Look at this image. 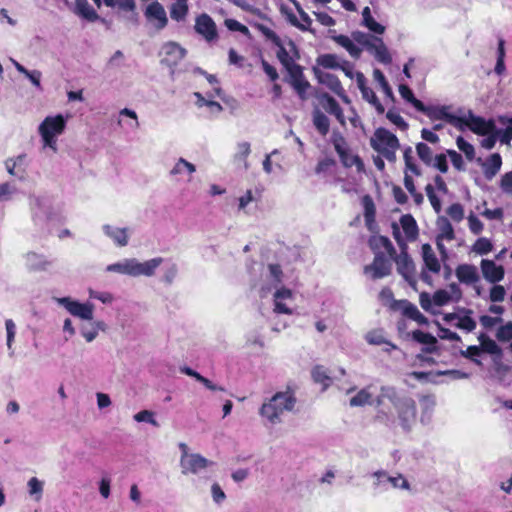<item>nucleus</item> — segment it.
Wrapping results in <instances>:
<instances>
[{"label": "nucleus", "instance_id": "nucleus-20", "mask_svg": "<svg viewBox=\"0 0 512 512\" xmlns=\"http://www.w3.org/2000/svg\"><path fill=\"white\" fill-rule=\"evenodd\" d=\"M362 205L364 208V220L368 230L373 231L376 227V207L370 195L362 197Z\"/></svg>", "mask_w": 512, "mask_h": 512}, {"label": "nucleus", "instance_id": "nucleus-2", "mask_svg": "<svg viewBox=\"0 0 512 512\" xmlns=\"http://www.w3.org/2000/svg\"><path fill=\"white\" fill-rule=\"evenodd\" d=\"M368 245L374 253L371 264L364 266L363 272L372 280L385 278L392 273V256L395 255V247L387 236L373 235L368 240Z\"/></svg>", "mask_w": 512, "mask_h": 512}, {"label": "nucleus", "instance_id": "nucleus-27", "mask_svg": "<svg viewBox=\"0 0 512 512\" xmlns=\"http://www.w3.org/2000/svg\"><path fill=\"white\" fill-rule=\"evenodd\" d=\"M312 379L315 383H319L323 386V389H327L331 383L332 378L329 375L327 369L322 365H316L311 371Z\"/></svg>", "mask_w": 512, "mask_h": 512}, {"label": "nucleus", "instance_id": "nucleus-59", "mask_svg": "<svg viewBox=\"0 0 512 512\" xmlns=\"http://www.w3.org/2000/svg\"><path fill=\"white\" fill-rule=\"evenodd\" d=\"M506 290L502 285H494L490 290V300L492 302H502L505 298Z\"/></svg>", "mask_w": 512, "mask_h": 512}, {"label": "nucleus", "instance_id": "nucleus-8", "mask_svg": "<svg viewBox=\"0 0 512 512\" xmlns=\"http://www.w3.org/2000/svg\"><path fill=\"white\" fill-rule=\"evenodd\" d=\"M195 32L207 43L212 44L219 40V32L214 19L203 12L195 17Z\"/></svg>", "mask_w": 512, "mask_h": 512}, {"label": "nucleus", "instance_id": "nucleus-63", "mask_svg": "<svg viewBox=\"0 0 512 512\" xmlns=\"http://www.w3.org/2000/svg\"><path fill=\"white\" fill-rule=\"evenodd\" d=\"M261 65L265 74L269 77L272 82H276L279 78L277 69L268 63L265 59L261 60Z\"/></svg>", "mask_w": 512, "mask_h": 512}, {"label": "nucleus", "instance_id": "nucleus-13", "mask_svg": "<svg viewBox=\"0 0 512 512\" xmlns=\"http://www.w3.org/2000/svg\"><path fill=\"white\" fill-rule=\"evenodd\" d=\"M67 311L73 316L79 317L83 320H91L93 318V305L90 303H80L72 300L69 297L59 299Z\"/></svg>", "mask_w": 512, "mask_h": 512}, {"label": "nucleus", "instance_id": "nucleus-19", "mask_svg": "<svg viewBox=\"0 0 512 512\" xmlns=\"http://www.w3.org/2000/svg\"><path fill=\"white\" fill-rule=\"evenodd\" d=\"M113 7H117L121 12L128 13L127 21L132 25H138L139 13L137 12L135 0H113Z\"/></svg>", "mask_w": 512, "mask_h": 512}, {"label": "nucleus", "instance_id": "nucleus-9", "mask_svg": "<svg viewBox=\"0 0 512 512\" xmlns=\"http://www.w3.org/2000/svg\"><path fill=\"white\" fill-rule=\"evenodd\" d=\"M421 254L424 267L420 276L423 282L431 284V276L425 270L433 274H438L441 271V264L429 243L422 245Z\"/></svg>", "mask_w": 512, "mask_h": 512}, {"label": "nucleus", "instance_id": "nucleus-26", "mask_svg": "<svg viewBox=\"0 0 512 512\" xmlns=\"http://www.w3.org/2000/svg\"><path fill=\"white\" fill-rule=\"evenodd\" d=\"M170 5V17L177 21H184L188 15V0H172Z\"/></svg>", "mask_w": 512, "mask_h": 512}, {"label": "nucleus", "instance_id": "nucleus-52", "mask_svg": "<svg viewBox=\"0 0 512 512\" xmlns=\"http://www.w3.org/2000/svg\"><path fill=\"white\" fill-rule=\"evenodd\" d=\"M448 216L455 222H460L464 218V209L460 203H453L447 209Z\"/></svg>", "mask_w": 512, "mask_h": 512}, {"label": "nucleus", "instance_id": "nucleus-22", "mask_svg": "<svg viewBox=\"0 0 512 512\" xmlns=\"http://www.w3.org/2000/svg\"><path fill=\"white\" fill-rule=\"evenodd\" d=\"M412 338L418 343L427 345L426 347L422 348V352L434 353L437 351L435 346L437 339L432 334L417 329L412 332Z\"/></svg>", "mask_w": 512, "mask_h": 512}, {"label": "nucleus", "instance_id": "nucleus-11", "mask_svg": "<svg viewBox=\"0 0 512 512\" xmlns=\"http://www.w3.org/2000/svg\"><path fill=\"white\" fill-rule=\"evenodd\" d=\"M214 462L208 460L198 453H191L190 456L180 458V467L183 474H197L201 470L213 465Z\"/></svg>", "mask_w": 512, "mask_h": 512}, {"label": "nucleus", "instance_id": "nucleus-38", "mask_svg": "<svg viewBox=\"0 0 512 512\" xmlns=\"http://www.w3.org/2000/svg\"><path fill=\"white\" fill-rule=\"evenodd\" d=\"M362 98L375 108L377 114H384L385 108L378 99V97L376 96L372 88H370L369 90H365V93L362 95Z\"/></svg>", "mask_w": 512, "mask_h": 512}, {"label": "nucleus", "instance_id": "nucleus-15", "mask_svg": "<svg viewBox=\"0 0 512 512\" xmlns=\"http://www.w3.org/2000/svg\"><path fill=\"white\" fill-rule=\"evenodd\" d=\"M480 268L483 277L490 283H498L505 276V269L502 265H497L493 260L482 259Z\"/></svg>", "mask_w": 512, "mask_h": 512}, {"label": "nucleus", "instance_id": "nucleus-42", "mask_svg": "<svg viewBox=\"0 0 512 512\" xmlns=\"http://www.w3.org/2000/svg\"><path fill=\"white\" fill-rule=\"evenodd\" d=\"M472 249L476 254L486 255L492 251L493 245L489 239L481 237L475 241Z\"/></svg>", "mask_w": 512, "mask_h": 512}, {"label": "nucleus", "instance_id": "nucleus-12", "mask_svg": "<svg viewBox=\"0 0 512 512\" xmlns=\"http://www.w3.org/2000/svg\"><path fill=\"white\" fill-rule=\"evenodd\" d=\"M320 106L330 115L334 116L342 127L346 126L343 109L337 100L329 93L323 92L317 95Z\"/></svg>", "mask_w": 512, "mask_h": 512}, {"label": "nucleus", "instance_id": "nucleus-31", "mask_svg": "<svg viewBox=\"0 0 512 512\" xmlns=\"http://www.w3.org/2000/svg\"><path fill=\"white\" fill-rule=\"evenodd\" d=\"M363 23L372 32L377 34H383L385 27L378 23L371 15L369 7H365L362 11Z\"/></svg>", "mask_w": 512, "mask_h": 512}, {"label": "nucleus", "instance_id": "nucleus-1", "mask_svg": "<svg viewBox=\"0 0 512 512\" xmlns=\"http://www.w3.org/2000/svg\"><path fill=\"white\" fill-rule=\"evenodd\" d=\"M250 25L278 48L276 52L277 59L287 72L284 81L292 87L301 101H307L311 84L304 74V67L296 62L300 59V52L295 42L291 39L288 41V51L281 38L270 27L259 22H250Z\"/></svg>", "mask_w": 512, "mask_h": 512}, {"label": "nucleus", "instance_id": "nucleus-23", "mask_svg": "<svg viewBox=\"0 0 512 512\" xmlns=\"http://www.w3.org/2000/svg\"><path fill=\"white\" fill-rule=\"evenodd\" d=\"M312 122L316 131L322 137H325L329 133L330 120L319 108H315L312 111Z\"/></svg>", "mask_w": 512, "mask_h": 512}, {"label": "nucleus", "instance_id": "nucleus-50", "mask_svg": "<svg viewBox=\"0 0 512 512\" xmlns=\"http://www.w3.org/2000/svg\"><path fill=\"white\" fill-rule=\"evenodd\" d=\"M461 356L471 360L477 365H482V362L477 359V357L481 354V348L476 345L468 346L466 350L460 351Z\"/></svg>", "mask_w": 512, "mask_h": 512}, {"label": "nucleus", "instance_id": "nucleus-24", "mask_svg": "<svg viewBox=\"0 0 512 512\" xmlns=\"http://www.w3.org/2000/svg\"><path fill=\"white\" fill-rule=\"evenodd\" d=\"M74 12L80 17L88 20L89 22H95L100 19L98 13L90 6L88 0H75Z\"/></svg>", "mask_w": 512, "mask_h": 512}, {"label": "nucleus", "instance_id": "nucleus-51", "mask_svg": "<svg viewBox=\"0 0 512 512\" xmlns=\"http://www.w3.org/2000/svg\"><path fill=\"white\" fill-rule=\"evenodd\" d=\"M184 170H187L189 174H192L195 172L196 168L195 165L186 161L184 158H180L178 162L175 164L173 169L171 170L172 175L180 174Z\"/></svg>", "mask_w": 512, "mask_h": 512}, {"label": "nucleus", "instance_id": "nucleus-35", "mask_svg": "<svg viewBox=\"0 0 512 512\" xmlns=\"http://www.w3.org/2000/svg\"><path fill=\"white\" fill-rule=\"evenodd\" d=\"M439 230L440 232L436 238L447 241H452L455 239V232L453 226L447 218L441 219L439 223Z\"/></svg>", "mask_w": 512, "mask_h": 512}, {"label": "nucleus", "instance_id": "nucleus-25", "mask_svg": "<svg viewBox=\"0 0 512 512\" xmlns=\"http://www.w3.org/2000/svg\"><path fill=\"white\" fill-rule=\"evenodd\" d=\"M400 224L408 240L414 241L419 234L417 222L410 214H405L400 218Z\"/></svg>", "mask_w": 512, "mask_h": 512}, {"label": "nucleus", "instance_id": "nucleus-6", "mask_svg": "<svg viewBox=\"0 0 512 512\" xmlns=\"http://www.w3.org/2000/svg\"><path fill=\"white\" fill-rule=\"evenodd\" d=\"M450 106L446 105H430L427 106L422 103L419 112L425 114L430 120H444L456 128H462L465 119L450 113Z\"/></svg>", "mask_w": 512, "mask_h": 512}, {"label": "nucleus", "instance_id": "nucleus-21", "mask_svg": "<svg viewBox=\"0 0 512 512\" xmlns=\"http://www.w3.org/2000/svg\"><path fill=\"white\" fill-rule=\"evenodd\" d=\"M502 166V157L499 153H493L482 163L483 173L487 180L493 179L500 171Z\"/></svg>", "mask_w": 512, "mask_h": 512}, {"label": "nucleus", "instance_id": "nucleus-36", "mask_svg": "<svg viewBox=\"0 0 512 512\" xmlns=\"http://www.w3.org/2000/svg\"><path fill=\"white\" fill-rule=\"evenodd\" d=\"M399 93L401 97L408 103H410L417 111L419 110L420 107H422L423 102L414 96L413 91L410 89L408 85L400 84Z\"/></svg>", "mask_w": 512, "mask_h": 512}, {"label": "nucleus", "instance_id": "nucleus-49", "mask_svg": "<svg viewBox=\"0 0 512 512\" xmlns=\"http://www.w3.org/2000/svg\"><path fill=\"white\" fill-rule=\"evenodd\" d=\"M386 118L393 123L395 126H397L401 130H407L408 129V123L403 119V117L393 109H389L386 113Z\"/></svg>", "mask_w": 512, "mask_h": 512}, {"label": "nucleus", "instance_id": "nucleus-61", "mask_svg": "<svg viewBox=\"0 0 512 512\" xmlns=\"http://www.w3.org/2000/svg\"><path fill=\"white\" fill-rule=\"evenodd\" d=\"M451 297L446 290H437L433 295V302L436 306H444L450 301Z\"/></svg>", "mask_w": 512, "mask_h": 512}, {"label": "nucleus", "instance_id": "nucleus-28", "mask_svg": "<svg viewBox=\"0 0 512 512\" xmlns=\"http://www.w3.org/2000/svg\"><path fill=\"white\" fill-rule=\"evenodd\" d=\"M342 165L346 168H351L353 166L356 167L358 172L364 170V162L358 155H353L350 153L349 149L344 151L342 156H339Z\"/></svg>", "mask_w": 512, "mask_h": 512}, {"label": "nucleus", "instance_id": "nucleus-17", "mask_svg": "<svg viewBox=\"0 0 512 512\" xmlns=\"http://www.w3.org/2000/svg\"><path fill=\"white\" fill-rule=\"evenodd\" d=\"M455 274L459 282L472 285L480 280L477 268L471 264H460L456 267Z\"/></svg>", "mask_w": 512, "mask_h": 512}, {"label": "nucleus", "instance_id": "nucleus-37", "mask_svg": "<svg viewBox=\"0 0 512 512\" xmlns=\"http://www.w3.org/2000/svg\"><path fill=\"white\" fill-rule=\"evenodd\" d=\"M331 142L338 156H342L343 152L349 149L345 137L339 131H333Z\"/></svg>", "mask_w": 512, "mask_h": 512}, {"label": "nucleus", "instance_id": "nucleus-41", "mask_svg": "<svg viewBox=\"0 0 512 512\" xmlns=\"http://www.w3.org/2000/svg\"><path fill=\"white\" fill-rule=\"evenodd\" d=\"M224 25L229 31L239 32L248 38L251 37V33H250L248 27L243 25L242 23H240L239 21H237L235 19H232V18L225 19Z\"/></svg>", "mask_w": 512, "mask_h": 512}, {"label": "nucleus", "instance_id": "nucleus-3", "mask_svg": "<svg viewBox=\"0 0 512 512\" xmlns=\"http://www.w3.org/2000/svg\"><path fill=\"white\" fill-rule=\"evenodd\" d=\"M386 401L390 402L395 407L402 428L405 431H409L415 423L417 416L415 400L411 397H399L394 387L383 386L376 398V405L380 407L384 405Z\"/></svg>", "mask_w": 512, "mask_h": 512}, {"label": "nucleus", "instance_id": "nucleus-48", "mask_svg": "<svg viewBox=\"0 0 512 512\" xmlns=\"http://www.w3.org/2000/svg\"><path fill=\"white\" fill-rule=\"evenodd\" d=\"M371 400V394L366 389H361L355 396L350 399V406H364Z\"/></svg>", "mask_w": 512, "mask_h": 512}, {"label": "nucleus", "instance_id": "nucleus-18", "mask_svg": "<svg viewBox=\"0 0 512 512\" xmlns=\"http://www.w3.org/2000/svg\"><path fill=\"white\" fill-rule=\"evenodd\" d=\"M65 129V120L62 115L46 117L39 126V132L47 131L51 135H59Z\"/></svg>", "mask_w": 512, "mask_h": 512}, {"label": "nucleus", "instance_id": "nucleus-33", "mask_svg": "<svg viewBox=\"0 0 512 512\" xmlns=\"http://www.w3.org/2000/svg\"><path fill=\"white\" fill-rule=\"evenodd\" d=\"M334 39L339 45L345 48L352 57L358 58L360 56L361 49L356 46L348 36L338 35Z\"/></svg>", "mask_w": 512, "mask_h": 512}, {"label": "nucleus", "instance_id": "nucleus-47", "mask_svg": "<svg viewBox=\"0 0 512 512\" xmlns=\"http://www.w3.org/2000/svg\"><path fill=\"white\" fill-rule=\"evenodd\" d=\"M403 158H404L405 167L407 170L411 171L413 174H415L417 176L421 175V171H420L419 167L414 162L411 147H407L404 150Z\"/></svg>", "mask_w": 512, "mask_h": 512}, {"label": "nucleus", "instance_id": "nucleus-64", "mask_svg": "<svg viewBox=\"0 0 512 512\" xmlns=\"http://www.w3.org/2000/svg\"><path fill=\"white\" fill-rule=\"evenodd\" d=\"M387 479L394 488H401L407 490L410 488L409 482L403 477L402 474H398L395 477L388 476Z\"/></svg>", "mask_w": 512, "mask_h": 512}, {"label": "nucleus", "instance_id": "nucleus-53", "mask_svg": "<svg viewBox=\"0 0 512 512\" xmlns=\"http://www.w3.org/2000/svg\"><path fill=\"white\" fill-rule=\"evenodd\" d=\"M366 341L371 345H382L387 339L384 337L382 330L369 331L365 336Z\"/></svg>", "mask_w": 512, "mask_h": 512}, {"label": "nucleus", "instance_id": "nucleus-43", "mask_svg": "<svg viewBox=\"0 0 512 512\" xmlns=\"http://www.w3.org/2000/svg\"><path fill=\"white\" fill-rule=\"evenodd\" d=\"M466 312L467 314L472 313L471 310H467ZM455 326L467 332H472L476 328V321L469 315L459 316Z\"/></svg>", "mask_w": 512, "mask_h": 512}, {"label": "nucleus", "instance_id": "nucleus-44", "mask_svg": "<svg viewBox=\"0 0 512 512\" xmlns=\"http://www.w3.org/2000/svg\"><path fill=\"white\" fill-rule=\"evenodd\" d=\"M319 81L321 83L326 84L332 91L338 92L342 89L341 82L337 78V76L330 74V73H324L320 76H318Z\"/></svg>", "mask_w": 512, "mask_h": 512}, {"label": "nucleus", "instance_id": "nucleus-4", "mask_svg": "<svg viewBox=\"0 0 512 512\" xmlns=\"http://www.w3.org/2000/svg\"><path fill=\"white\" fill-rule=\"evenodd\" d=\"M296 403V398L291 391L277 392L259 409V414L271 424L279 423L280 416L285 411H291Z\"/></svg>", "mask_w": 512, "mask_h": 512}, {"label": "nucleus", "instance_id": "nucleus-32", "mask_svg": "<svg viewBox=\"0 0 512 512\" xmlns=\"http://www.w3.org/2000/svg\"><path fill=\"white\" fill-rule=\"evenodd\" d=\"M373 78L378 84L380 85L385 97L392 102L395 101V96L392 91V88L390 87L385 75L380 69H374L373 71Z\"/></svg>", "mask_w": 512, "mask_h": 512}, {"label": "nucleus", "instance_id": "nucleus-60", "mask_svg": "<svg viewBox=\"0 0 512 512\" xmlns=\"http://www.w3.org/2000/svg\"><path fill=\"white\" fill-rule=\"evenodd\" d=\"M433 167L438 169L441 173L448 172V162L446 154L440 153L435 156L434 162L432 163Z\"/></svg>", "mask_w": 512, "mask_h": 512}, {"label": "nucleus", "instance_id": "nucleus-56", "mask_svg": "<svg viewBox=\"0 0 512 512\" xmlns=\"http://www.w3.org/2000/svg\"><path fill=\"white\" fill-rule=\"evenodd\" d=\"M496 337L499 341H509L512 339V322H508L498 328Z\"/></svg>", "mask_w": 512, "mask_h": 512}, {"label": "nucleus", "instance_id": "nucleus-10", "mask_svg": "<svg viewBox=\"0 0 512 512\" xmlns=\"http://www.w3.org/2000/svg\"><path fill=\"white\" fill-rule=\"evenodd\" d=\"M144 16L156 30H162L168 24L164 6L158 1H153L146 6Z\"/></svg>", "mask_w": 512, "mask_h": 512}, {"label": "nucleus", "instance_id": "nucleus-40", "mask_svg": "<svg viewBox=\"0 0 512 512\" xmlns=\"http://www.w3.org/2000/svg\"><path fill=\"white\" fill-rule=\"evenodd\" d=\"M317 64L326 69H337L340 67L338 57L335 54H323L317 58Z\"/></svg>", "mask_w": 512, "mask_h": 512}, {"label": "nucleus", "instance_id": "nucleus-58", "mask_svg": "<svg viewBox=\"0 0 512 512\" xmlns=\"http://www.w3.org/2000/svg\"><path fill=\"white\" fill-rule=\"evenodd\" d=\"M499 186L504 193L512 194V170L501 176Z\"/></svg>", "mask_w": 512, "mask_h": 512}, {"label": "nucleus", "instance_id": "nucleus-39", "mask_svg": "<svg viewBox=\"0 0 512 512\" xmlns=\"http://www.w3.org/2000/svg\"><path fill=\"white\" fill-rule=\"evenodd\" d=\"M416 152H417L418 157L424 164H426L427 166L432 165V162H433L432 150L427 144H425L423 142H419L416 145Z\"/></svg>", "mask_w": 512, "mask_h": 512}, {"label": "nucleus", "instance_id": "nucleus-57", "mask_svg": "<svg viewBox=\"0 0 512 512\" xmlns=\"http://www.w3.org/2000/svg\"><path fill=\"white\" fill-rule=\"evenodd\" d=\"M137 422H148L154 426H159L158 422L154 419L153 412L149 410H142L134 415Z\"/></svg>", "mask_w": 512, "mask_h": 512}, {"label": "nucleus", "instance_id": "nucleus-7", "mask_svg": "<svg viewBox=\"0 0 512 512\" xmlns=\"http://www.w3.org/2000/svg\"><path fill=\"white\" fill-rule=\"evenodd\" d=\"M392 259L396 263L397 272L411 286H414L416 284V267L413 259L407 252V246L404 244L399 254L395 250V255L392 256Z\"/></svg>", "mask_w": 512, "mask_h": 512}, {"label": "nucleus", "instance_id": "nucleus-34", "mask_svg": "<svg viewBox=\"0 0 512 512\" xmlns=\"http://www.w3.org/2000/svg\"><path fill=\"white\" fill-rule=\"evenodd\" d=\"M163 262L161 257L153 258L143 263L138 262L139 275L152 276L157 267Z\"/></svg>", "mask_w": 512, "mask_h": 512}, {"label": "nucleus", "instance_id": "nucleus-5", "mask_svg": "<svg viewBox=\"0 0 512 512\" xmlns=\"http://www.w3.org/2000/svg\"><path fill=\"white\" fill-rule=\"evenodd\" d=\"M370 146L388 161L394 162L400 143L395 134L386 128L379 127L370 139Z\"/></svg>", "mask_w": 512, "mask_h": 512}, {"label": "nucleus", "instance_id": "nucleus-29", "mask_svg": "<svg viewBox=\"0 0 512 512\" xmlns=\"http://www.w3.org/2000/svg\"><path fill=\"white\" fill-rule=\"evenodd\" d=\"M478 340L480 342L479 347L481 348V353L485 352V353H488L491 355H498L501 353V349L497 345V343L494 340H492L489 336H487L486 334L481 333L478 336Z\"/></svg>", "mask_w": 512, "mask_h": 512}, {"label": "nucleus", "instance_id": "nucleus-54", "mask_svg": "<svg viewBox=\"0 0 512 512\" xmlns=\"http://www.w3.org/2000/svg\"><path fill=\"white\" fill-rule=\"evenodd\" d=\"M496 134L498 136V139L500 143L502 144H509L512 140V124L511 120L508 119V125L505 129H497L496 128Z\"/></svg>", "mask_w": 512, "mask_h": 512}, {"label": "nucleus", "instance_id": "nucleus-30", "mask_svg": "<svg viewBox=\"0 0 512 512\" xmlns=\"http://www.w3.org/2000/svg\"><path fill=\"white\" fill-rule=\"evenodd\" d=\"M105 233L111 237L115 243L119 246H126L128 243V236L126 229L124 228H113L109 225L104 226Z\"/></svg>", "mask_w": 512, "mask_h": 512}, {"label": "nucleus", "instance_id": "nucleus-14", "mask_svg": "<svg viewBox=\"0 0 512 512\" xmlns=\"http://www.w3.org/2000/svg\"><path fill=\"white\" fill-rule=\"evenodd\" d=\"M365 48L382 64H390L392 57L383 42L382 38L374 37L372 40H366Z\"/></svg>", "mask_w": 512, "mask_h": 512}, {"label": "nucleus", "instance_id": "nucleus-55", "mask_svg": "<svg viewBox=\"0 0 512 512\" xmlns=\"http://www.w3.org/2000/svg\"><path fill=\"white\" fill-rule=\"evenodd\" d=\"M447 155L449 156V158L452 162V165L454 166V168L456 170H458V171L465 170V164H464V160H463L461 154H459L455 150L449 149V150H447Z\"/></svg>", "mask_w": 512, "mask_h": 512}, {"label": "nucleus", "instance_id": "nucleus-16", "mask_svg": "<svg viewBox=\"0 0 512 512\" xmlns=\"http://www.w3.org/2000/svg\"><path fill=\"white\" fill-rule=\"evenodd\" d=\"M463 125L468 126L472 132L481 136H486L496 129L495 123L492 120L487 121L479 116H471L470 120L465 119Z\"/></svg>", "mask_w": 512, "mask_h": 512}, {"label": "nucleus", "instance_id": "nucleus-62", "mask_svg": "<svg viewBox=\"0 0 512 512\" xmlns=\"http://www.w3.org/2000/svg\"><path fill=\"white\" fill-rule=\"evenodd\" d=\"M28 487H29V493L31 495H38L37 500L40 499L42 491H43V485L42 482H40L36 477H32L28 481Z\"/></svg>", "mask_w": 512, "mask_h": 512}, {"label": "nucleus", "instance_id": "nucleus-46", "mask_svg": "<svg viewBox=\"0 0 512 512\" xmlns=\"http://www.w3.org/2000/svg\"><path fill=\"white\" fill-rule=\"evenodd\" d=\"M336 166V161L333 158L326 157L318 161L315 167V173L320 174H328L331 172L332 168Z\"/></svg>", "mask_w": 512, "mask_h": 512}, {"label": "nucleus", "instance_id": "nucleus-45", "mask_svg": "<svg viewBox=\"0 0 512 512\" xmlns=\"http://www.w3.org/2000/svg\"><path fill=\"white\" fill-rule=\"evenodd\" d=\"M456 145L460 151H462L469 161L475 158V149L472 144L467 142L462 136H458L456 139Z\"/></svg>", "mask_w": 512, "mask_h": 512}]
</instances>
